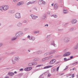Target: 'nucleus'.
I'll return each mask as SVG.
<instances>
[{"mask_svg": "<svg viewBox=\"0 0 78 78\" xmlns=\"http://www.w3.org/2000/svg\"><path fill=\"white\" fill-rule=\"evenodd\" d=\"M73 28H71L70 29V31H73Z\"/></svg>", "mask_w": 78, "mask_h": 78, "instance_id": "51", "label": "nucleus"}, {"mask_svg": "<svg viewBox=\"0 0 78 78\" xmlns=\"http://www.w3.org/2000/svg\"><path fill=\"white\" fill-rule=\"evenodd\" d=\"M51 6H53V4H51Z\"/></svg>", "mask_w": 78, "mask_h": 78, "instance_id": "62", "label": "nucleus"}, {"mask_svg": "<svg viewBox=\"0 0 78 78\" xmlns=\"http://www.w3.org/2000/svg\"><path fill=\"white\" fill-rule=\"evenodd\" d=\"M22 23H27V21L26 20H24L23 21Z\"/></svg>", "mask_w": 78, "mask_h": 78, "instance_id": "36", "label": "nucleus"}, {"mask_svg": "<svg viewBox=\"0 0 78 78\" xmlns=\"http://www.w3.org/2000/svg\"><path fill=\"white\" fill-rule=\"evenodd\" d=\"M32 69V68L31 67H28L29 71L30 70Z\"/></svg>", "mask_w": 78, "mask_h": 78, "instance_id": "44", "label": "nucleus"}, {"mask_svg": "<svg viewBox=\"0 0 78 78\" xmlns=\"http://www.w3.org/2000/svg\"><path fill=\"white\" fill-rule=\"evenodd\" d=\"M67 69H68V66H66V68L64 70H66Z\"/></svg>", "mask_w": 78, "mask_h": 78, "instance_id": "45", "label": "nucleus"}, {"mask_svg": "<svg viewBox=\"0 0 78 78\" xmlns=\"http://www.w3.org/2000/svg\"><path fill=\"white\" fill-rule=\"evenodd\" d=\"M78 64V62H74L73 63H72V66H75V65H76V64Z\"/></svg>", "mask_w": 78, "mask_h": 78, "instance_id": "23", "label": "nucleus"}, {"mask_svg": "<svg viewBox=\"0 0 78 78\" xmlns=\"http://www.w3.org/2000/svg\"><path fill=\"white\" fill-rule=\"evenodd\" d=\"M46 2H45L44 1V0H42V5H45V4Z\"/></svg>", "mask_w": 78, "mask_h": 78, "instance_id": "28", "label": "nucleus"}, {"mask_svg": "<svg viewBox=\"0 0 78 78\" xmlns=\"http://www.w3.org/2000/svg\"><path fill=\"white\" fill-rule=\"evenodd\" d=\"M27 38H29V40H30V41H34V40H35V37H34L33 36L30 37V35H28V36Z\"/></svg>", "mask_w": 78, "mask_h": 78, "instance_id": "3", "label": "nucleus"}, {"mask_svg": "<svg viewBox=\"0 0 78 78\" xmlns=\"http://www.w3.org/2000/svg\"><path fill=\"white\" fill-rule=\"evenodd\" d=\"M16 39H17V37H16L12 38L11 39V41H14V40H16Z\"/></svg>", "mask_w": 78, "mask_h": 78, "instance_id": "33", "label": "nucleus"}, {"mask_svg": "<svg viewBox=\"0 0 78 78\" xmlns=\"http://www.w3.org/2000/svg\"><path fill=\"white\" fill-rule=\"evenodd\" d=\"M70 71H72V69H71L70 70Z\"/></svg>", "mask_w": 78, "mask_h": 78, "instance_id": "64", "label": "nucleus"}, {"mask_svg": "<svg viewBox=\"0 0 78 78\" xmlns=\"http://www.w3.org/2000/svg\"><path fill=\"white\" fill-rule=\"evenodd\" d=\"M12 61L13 64H16V60L15 59L13 58L12 59Z\"/></svg>", "mask_w": 78, "mask_h": 78, "instance_id": "22", "label": "nucleus"}, {"mask_svg": "<svg viewBox=\"0 0 78 78\" xmlns=\"http://www.w3.org/2000/svg\"><path fill=\"white\" fill-rule=\"evenodd\" d=\"M24 4V2H20L17 3V6H20L23 5Z\"/></svg>", "mask_w": 78, "mask_h": 78, "instance_id": "9", "label": "nucleus"}, {"mask_svg": "<svg viewBox=\"0 0 78 78\" xmlns=\"http://www.w3.org/2000/svg\"><path fill=\"white\" fill-rule=\"evenodd\" d=\"M33 33L34 34H39V31L37 30V31H34Z\"/></svg>", "mask_w": 78, "mask_h": 78, "instance_id": "24", "label": "nucleus"}, {"mask_svg": "<svg viewBox=\"0 0 78 78\" xmlns=\"http://www.w3.org/2000/svg\"><path fill=\"white\" fill-rule=\"evenodd\" d=\"M68 48L65 49L64 50V51H65V52H66V51H68Z\"/></svg>", "mask_w": 78, "mask_h": 78, "instance_id": "41", "label": "nucleus"}, {"mask_svg": "<svg viewBox=\"0 0 78 78\" xmlns=\"http://www.w3.org/2000/svg\"><path fill=\"white\" fill-rule=\"evenodd\" d=\"M54 8L55 9H58V5L57 4H55L54 5Z\"/></svg>", "mask_w": 78, "mask_h": 78, "instance_id": "13", "label": "nucleus"}, {"mask_svg": "<svg viewBox=\"0 0 78 78\" xmlns=\"http://www.w3.org/2000/svg\"><path fill=\"white\" fill-rule=\"evenodd\" d=\"M3 46V43H0V47H2Z\"/></svg>", "mask_w": 78, "mask_h": 78, "instance_id": "43", "label": "nucleus"}, {"mask_svg": "<svg viewBox=\"0 0 78 78\" xmlns=\"http://www.w3.org/2000/svg\"><path fill=\"white\" fill-rule=\"evenodd\" d=\"M29 2V4L30 5H31V4H33V3H34V2Z\"/></svg>", "mask_w": 78, "mask_h": 78, "instance_id": "40", "label": "nucleus"}, {"mask_svg": "<svg viewBox=\"0 0 78 78\" xmlns=\"http://www.w3.org/2000/svg\"><path fill=\"white\" fill-rule=\"evenodd\" d=\"M42 51L41 50H39L37 51V55H40V54H42Z\"/></svg>", "mask_w": 78, "mask_h": 78, "instance_id": "17", "label": "nucleus"}, {"mask_svg": "<svg viewBox=\"0 0 78 78\" xmlns=\"http://www.w3.org/2000/svg\"><path fill=\"white\" fill-rule=\"evenodd\" d=\"M72 23H73V24H75L77 22V20H73L72 21Z\"/></svg>", "mask_w": 78, "mask_h": 78, "instance_id": "14", "label": "nucleus"}, {"mask_svg": "<svg viewBox=\"0 0 78 78\" xmlns=\"http://www.w3.org/2000/svg\"><path fill=\"white\" fill-rule=\"evenodd\" d=\"M55 17V18H56V17H58V16H57V15H52L51 17Z\"/></svg>", "mask_w": 78, "mask_h": 78, "instance_id": "31", "label": "nucleus"}, {"mask_svg": "<svg viewBox=\"0 0 78 78\" xmlns=\"http://www.w3.org/2000/svg\"><path fill=\"white\" fill-rule=\"evenodd\" d=\"M43 66L42 65H38L36 66V67H41V66Z\"/></svg>", "mask_w": 78, "mask_h": 78, "instance_id": "37", "label": "nucleus"}, {"mask_svg": "<svg viewBox=\"0 0 78 78\" xmlns=\"http://www.w3.org/2000/svg\"><path fill=\"white\" fill-rule=\"evenodd\" d=\"M56 62V60L55 59H52L50 62V64H55Z\"/></svg>", "mask_w": 78, "mask_h": 78, "instance_id": "8", "label": "nucleus"}, {"mask_svg": "<svg viewBox=\"0 0 78 78\" xmlns=\"http://www.w3.org/2000/svg\"><path fill=\"white\" fill-rule=\"evenodd\" d=\"M53 67V66H47L44 67V69H48V68H50L51 67Z\"/></svg>", "mask_w": 78, "mask_h": 78, "instance_id": "18", "label": "nucleus"}, {"mask_svg": "<svg viewBox=\"0 0 78 78\" xmlns=\"http://www.w3.org/2000/svg\"><path fill=\"white\" fill-rule=\"evenodd\" d=\"M53 56L51 55L50 56L48 57V59H51V58H53Z\"/></svg>", "mask_w": 78, "mask_h": 78, "instance_id": "34", "label": "nucleus"}, {"mask_svg": "<svg viewBox=\"0 0 78 78\" xmlns=\"http://www.w3.org/2000/svg\"><path fill=\"white\" fill-rule=\"evenodd\" d=\"M30 4V3L29 2L27 3V5H29Z\"/></svg>", "mask_w": 78, "mask_h": 78, "instance_id": "55", "label": "nucleus"}, {"mask_svg": "<svg viewBox=\"0 0 78 78\" xmlns=\"http://www.w3.org/2000/svg\"><path fill=\"white\" fill-rule=\"evenodd\" d=\"M38 70H40V69H37L35 70V72H36L37 71H38Z\"/></svg>", "mask_w": 78, "mask_h": 78, "instance_id": "50", "label": "nucleus"}, {"mask_svg": "<svg viewBox=\"0 0 78 78\" xmlns=\"http://www.w3.org/2000/svg\"><path fill=\"white\" fill-rule=\"evenodd\" d=\"M38 4L39 5H42V0L39 1L38 2Z\"/></svg>", "mask_w": 78, "mask_h": 78, "instance_id": "20", "label": "nucleus"}, {"mask_svg": "<svg viewBox=\"0 0 78 78\" xmlns=\"http://www.w3.org/2000/svg\"><path fill=\"white\" fill-rule=\"evenodd\" d=\"M15 59L16 61H19L20 59V57L19 56H17L15 58Z\"/></svg>", "mask_w": 78, "mask_h": 78, "instance_id": "11", "label": "nucleus"}, {"mask_svg": "<svg viewBox=\"0 0 78 78\" xmlns=\"http://www.w3.org/2000/svg\"><path fill=\"white\" fill-rule=\"evenodd\" d=\"M71 53L69 52H66L65 54H64L63 55V57H66V56H68L69 55H70Z\"/></svg>", "mask_w": 78, "mask_h": 78, "instance_id": "5", "label": "nucleus"}, {"mask_svg": "<svg viewBox=\"0 0 78 78\" xmlns=\"http://www.w3.org/2000/svg\"><path fill=\"white\" fill-rule=\"evenodd\" d=\"M0 11H3V6H0Z\"/></svg>", "mask_w": 78, "mask_h": 78, "instance_id": "30", "label": "nucleus"}, {"mask_svg": "<svg viewBox=\"0 0 78 78\" xmlns=\"http://www.w3.org/2000/svg\"><path fill=\"white\" fill-rule=\"evenodd\" d=\"M61 30L59 29L58 30V31H60Z\"/></svg>", "mask_w": 78, "mask_h": 78, "instance_id": "61", "label": "nucleus"}, {"mask_svg": "<svg viewBox=\"0 0 78 78\" xmlns=\"http://www.w3.org/2000/svg\"><path fill=\"white\" fill-rule=\"evenodd\" d=\"M78 48V43L77 44V45L76 46V47L75 48V49H76V48Z\"/></svg>", "mask_w": 78, "mask_h": 78, "instance_id": "42", "label": "nucleus"}, {"mask_svg": "<svg viewBox=\"0 0 78 78\" xmlns=\"http://www.w3.org/2000/svg\"><path fill=\"white\" fill-rule=\"evenodd\" d=\"M59 66L58 67L57 69H56V70L57 71H58L59 70Z\"/></svg>", "mask_w": 78, "mask_h": 78, "instance_id": "47", "label": "nucleus"}, {"mask_svg": "<svg viewBox=\"0 0 78 78\" xmlns=\"http://www.w3.org/2000/svg\"><path fill=\"white\" fill-rule=\"evenodd\" d=\"M48 57H46L42 59V61H46V60H48Z\"/></svg>", "mask_w": 78, "mask_h": 78, "instance_id": "21", "label": "nucleus"}, {"mask_svg": "<svg viewBox=\"0 0 78 78\" xmlns=\"http://www.w3.org/2000/svg\"><path fill=\"white\" fill-rule=\"evenodd\" d=\"M56 70V68L54 69L53 70V72H55V71Z\"/></svg>", "mask_w": 78, "mask_h": 78, "instance_id": "48", "label": "nucleus"}, {"mask_svg": "<svg viewBox=\"0 0 78 78\" xmlns=\"http://www.w3.org/2000/svg\"><path fill=\"white\" fill-rule=\"evenodd\" d=\"M8 75H9V76H13L14 75V73L12 72H9L8 73Z\"/></svg>", "mask_w": 78, "mask_h": 78, "instance_id": "16", "label": "nucleus"}, {"mask_svg": "<svg viewBox=\"0 0 78 78\" xmlns=\"http://www.w3.org/2000/svg\"><path fill=\"white\" fill-rule=\"evenodd\" d=\"M24 70H25V71H29V70L28 69V67L25 68L24 69Z\"/></svg>", "mask_w": 78, "mask_h": 78, "instance_id": "35", "label": "nucleus"}, {"mask_svg": "<svg viewBox=\"0 0 78 78\" xmlns=\"http://www.w3.org/2000/svg\"><path fill=\"white\" fill-rule=\"evenodd\" d=\"M14 73H17V72H16V71H15V72H14Z\"/></svg>", "mask_w": 78, "mask_h": 78, "instance_id": "60", "label": "nucleus"}, {"mask_svg": "<svg viewBox=\"0 0 78 78\" xmlns=\"http://www.w3.org/2000/svg\"><path fill=\"white\" fill-rule=\"evenodd\" d=\"M73 58V56H71L70 57V58H71V59H72V58Z\"/></svg>", "mask_w": 78, "mask_h": 78, "instance_id": "56", "label": "nucleus"}, {"mask_svg": "<svg viewBox=\"0 0 78 78\" xmlns=\"http://www.w3.org/2000/svg\"><path fill=\"white\" fill-rule=\"evenodd\" d=\"M28 30V28H25L24 29V30L25 31H27V30Z\"/></svg>", "mask_w": 78, "mask_h": 78, "instance_id": "53", "label": "nucleus"}, {"mask_svg": "<svg viewBox=\"0 0 78 78\" xmlns=\"http://www.w3.org/2000/svg\"><path fill=\"white\" fill-rule=\"evenodd\" d=\"M64 75V73H62V74H60V75L61 76H62V75Z\"/></svg>", "mask_w": 78, "mask_h": 78, "instance_id": "57", "label": "nucleus"}, {"mask_svg": "<svg viewBox=\"0 0 78 78\" xmlns=\"http://www.w3.org/2000/svg\"><path fill=\"white\" fill-rule=\"evenodd\" d=\"M22 23L20 22H19L17 24V27H22Z\"/></svg>", "mask_w": 78, "mask_h": 78, "instance_id": "10", "label": "nucleus"}, {"mask_svg": "<svg viewBox=\"0 0 78 78\" xmlns=\"http://www.w3.org/2000/svg\"><path fill=\"white\" fill-rule=\"evenodd\" d=\"M32 19H37V18H38V16H35L34 15H30Z\"/></svg>", "mask_w": 78, "mask_h": 78, "instance_id": "6", "label": "nucleus"}, {"mask_svg": "<svg viewBox=\"0 0 78 78\" xmlns=\"http://www.w3.org/2000/svg\"><path fill=\"white\" fill-rule=\"evenodd\" d=\"M72 78H73L74 77V75H73V76H72Z\"/></svg>", "mask_w": 78, "mask_h": 78, "instance_id": "58", "label": "nucleus"}, {"mask_svg": "<svg viewBox=\"0 0 78 78\" xmlns=\"http://www.w3.org/2000/svg\"><path fill=\"white\" fill-rule=\"evenodd\" d=\"M23 69H20V71H23Z\"/></svg>", "mask_w": 78, "mask_h": 78, "instance_id": "52", "label": "nucleus"}, {"mask_svg": "<svg viewBox=\"0 0 78 78\" xmlns=\"http://www.w3.org/2000/svg\"><path fill=\"white\" fill-rule=\"evenodd\" d=\"M51 45H53L54 47H56V44H55V41H52L51 44Z\"/></svg>", "mask_w": 78, "mask_h": 78, "instance_id": "15", "label": "nucleus"}, {"mask_svg": "<svg viewBox=\"0 0 78 78\" xmlns=\"http://www.w3.org/2000/svg\"><path fill=\"white\" fill-rule=\"evenodd\" d=\"M51 74L49 73L48 75V77H50L51 76Z\"/></svg>", "mask_w": 78, "mask_h": 78, "instance_id": "46", "label": "nucleus"}, {"mask_svg": "<svg viewBox=\"0 0 78 78\" xmlns=\"http://www.w3.org/2000/svg\"><path fill=\"white\" fill-rule=\"evenodd\" d=\"M19 33V34L20 36H22V35H23V32H18Z\"/></svg>", "mask_w": 78, "mask_h": 78, "instance_id": "27", "label": "nucleus"}, {"mask_svg": "<svg viewBox=\"0 0 78 78\" xmlns=\"http://www.w3.org/2000/svg\"><path fill=\"white\" fill-rule=\"evenodd\" d=\"M50 55V53H49V52H48L45 54H44V56H46L47 55Z\"/></svg>", "mask_w": 78, "mask_h": 78, "instance_id": "26", "label": "nucleus"}, {"mask_svg": "<svg viewBox=\"0 0 78 78\" xmlns=\"http://www.w3.org/2000/svg\"><path fill=\"white\" fill-rule=\"evenodd\" d=\"M64 61H69V59H67V58H64Z\"/></svg>", "mask_w": 78, "mask_h": 78, "instance_id": "38", "label": "nucleus"}, {"mask_svg": "<svg viewBox=\"0 0 78 78\" xmlns=\"http://www.w3.org/2000/svg\"><path fill=\"white\" fill-rule=\"evenodd\" d=\"M73 70H75V68H73Z\"/></svg>", "mask_w": 78, "mask_h": 78, "instance_id": "59", "label": "nucleus"}, {"mask_svg": "<svg viewBox=\"0 0 78 78\" xmlns=\"http://www.w3.org/2000/svg\"><path fill=\"white\" fill-rule=\"evenodd\" d=\"M1 25H2V24H1V23H0V26H1Z\"/></svg>", "mask_w": 78, "mask_h": 78, "instance_id": "63", "label": "nucleus"}, {"mask_svg": "<svg viewBox=\"0 0 78 78\" xmlns=\"http://www.w3.org/2000/svg\"><path fill=\"white\" fill-rule=\"evenodd\" d=\"M46 18V15H43L42 17V19H45Z\"/></svg>", "mask_w": 78, "mask_h": 78, "instance_id": "32", "label": "nucleus"}, {"mask_svg": "<svg viewBox=\"0 0 78 78\" xmlns=\"http://www.w3.org/2000/svg\"><path fill=\"white\" fill-rule=\"evenodd\" d=\"M45 27H48V24H46V25H44Z\"/></svg>", "mask_w": 78, "mask_h": 78, "instance_id": "54", "label": "nucleus"}, {"mask_svg": "<svg viewBox=\"0 0 78 78\" xmlns=\"http://www.w3.org/2000/svg\"><path fill=\"white\" fill-rule=\"evenodd\" d=\"M15 18L16 19H20L21 18V15L20 13H16L15 15Z\"/></svg>", "mask_w": 78, "mask_h": 78, "instance_id": "2", "label": "nucleus"}, {"mask_svg": "<svg viewBox=\"0 0 78 78\" xmlns=\"http://www.w3.org/2000/svg\"><path fill=\"white\" fill-rule=\"evenodd\" d=\"M63 11V12L65 14H67V13H68V11L67 10L64 9Z\"/></svg>", "mask_w": 78, "mask_h": 78, "instance_id": "25", "label": "nucleus"}, {"mask_svg": "<svg viewBox=\"0 0 78 78\" xmlns=\"http://www.w3.org/2000/svg\"><path fill=\"white\" fill-rule=\"evenodd\" d=\"M37 63H29L28 64L29 66H35V65H37Z\"/></svg>", "mask_w": 78, "mask_h": 78, "instance_id": "7", "label": "nucleus"}, {"mask_svg": "<svg viewBox=\"0 0 78 78\" xmlns=\"http://www.w3.org/2000/svg\"><path fill=\"white\" fill-rule=\"evenodd\" d=\"M56 52V50H52L51 52H49L50 55H51V54H53V53H55Z\"/></svg>", "mask_w": 78, "mask_h": 78, "instance_id": "12", "label": "nucleus"}, {"mask_svg": "<svg viewBox=\"0 0 78 78\" xmlns=\"http://www.w3.org/2000/svg\"><path fill=\"white\" fill-rule=\"evenodd\" d=\"M16 36V37H19V36H20V35H19V32L16 33L15 35Z\"/></svg>", "mask_w": 78, "mask_h": 78, "instance_id": "29", "label": "nucleus"}, {"mask_svg": "<svg viewBox=\"0 0 78 78\" xmlns=\"http://www.w3.org/2000/svg\"><path fill=\"white\" fill-rule=\"evenodd\" d=\"M19 1V0H13V2L14 3H16Z\"/></svg>", "mask_w": 78, "mask_h": 78, "instance_id": "39", "label": "nucleus"}, {"mask_svg": "<svg viewBox=\"0 0 78 78\" xmlns=\"http://www.w3.org/2000/svg\"><path fill=\"white\" fill-rule=\"evenodd\" d=\"M22 73H20V74H18V76H22Z\"/></svg>", "mask_w": 78, "mask_h": 78, "instance_id": "49", "label": "nucleus"}, {"mask_svg": "<svg viewBox=\"0 0 78 78\" xmlns=\"http://www.w3.org/2000/svg\"><path fill=\"white\" fill-rule=\"evenodd\" d=\"M3 10L4 11H6L9 9V6L8 5H5L3 6Z\"/></svg>", "mask_w": 78, "mask_h": 78, "instance_id": "4", "label": "nucleus"}, {"mask_svg": "<svg viewBox=\"0 0 78 78\" xmlns=\"http://www.w3.org/2000/svg\"><path fill=\"white\" fill-rule=\"evenodd\" d=\"M40 59L39 58H35L34 59V61L36 62V61H39V60Z\"/></svg>", "mask_w": 78, "mask_h": 78, "instance_id": "19", "label": "nucleus"}, {"mask_svg": "<svg viewBox=\"0 0 78 78\" xmlns=\"http://www.w3.org/2000/svg\"><path fill=\"white\" fill-rule=\"evenodd\" d=\"M70 39L69 37H66L63 39V41L65 43H68L70 42Z\"/></svg>", "mask_w": 78, "mask_h": 78, "instance_id": "1", "label": "nucleus"}]
</instances>
